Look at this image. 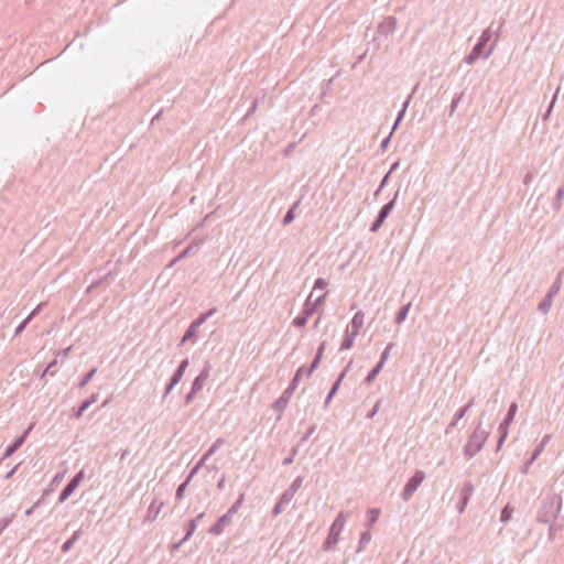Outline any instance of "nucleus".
Instances as JSON below:
<instances>
[{"instance_id":"nucleus-26","label":"nucleus","mask_w":564,"mask_h":564,"mask_svg":"<svg viewBox=\"0 0 564 564\" xmlns=\"http://www.w3.org/2000/svg\"><path fill=\"white\" fill-rule=\"evenodd\" d=\"M410 308H411V303H408L400 308V311L397 313L395 318H394L395 324L400 325L405 321Z\"/></svg>"},{"instance_id":"nucleus-19","label":"nucleus","mask_w":564,"mask_h":564,"mask_svg":"<svg viewBox=\"0 0 564 564\" xmlns=\"http://www.w3.org/2000/svg\"><path fill=\"white\" fill-rule=\"evenodd\" d=\"M162 507H163V502L162 501L153 500L151 502V505L149 506V508H148L147 519L148 520H154L159 516Z\"/></svg>"},{"instance_id":"nucleus-13","label":"nucleus","mask_w":564,"mask_h":564,"mask_svg":"<svg viewBox=\"0 0 564 564\" xmlns=\"http://www.w3.org/2000/svg\"><path fill=\"white\" fill-rule=\"evenodd\" d=\"M494 25H495V22H491L490 25L481 32L480 36L477 40L484 46H486L488 44V42L491 40L494 32L496 33V39L498 40L499 32L503 25V21L499 22L496 30H494Z\"/></svg>"},{"instance_id":"nucleus-32","label":"nucleus","mask_w":564,"mask_h":564,"mask_svg":"<svg viewBox=\"0 0 564 564\" xmlns=\"http://www.w3.org/2000/svg\"><path fill=\"white\" fill-rule=\"evenodd\" d=\"M517 411H518V404L516 402H512L509 406L507 415L503 419V422L511 424L517 414Z\"/></svg>"},{"instance_id":"nucleus-63","label":"nucleus","mask_w":564,"mask_h":564,"mask_svg":"<svg viewBox=\"0 0 564 564\" xmlns=\"http://www.w3.org/2000/svg\"><path fill=\"white\" fill-rule=\"evenodd\" d=\"M325 348H326V341H322L316 350V354L315 355H321V357L323 358V355H324V351H325Z\"/></svg>"},{"instance_id":"nucleus-61","label":"nucleus","mask_w":564,"mask_h":564,"mask_svg":"<svg viewBox=\"0 0 564 564\" xmlns=\"http://www.w3.org/2000/svg\"><path fill=\"white\" fill-rule=\"evenodd\" d=\"M535 459H533V455H531V457L525 462V464L523 465L521 471L522 473H527L528 469L530 468V466L533 464Z\"/></svg>"},{"instance_id":"nucleus-58","label":"nucleus","mask_w":564,"mask_h":564,"mask_svg":"<svg viewBox=\"0 0 564 564\" xmlns=\"http://www.w3.org/2000/svg\"><path fill=\"white\" fill-rule=\"evenodd\" d=\"M564 197V185L560 186L556 191V202L557 204L561 203V200L563 199Z\"/></svg>"},{"instance_id":"nucleus-47","label":"nucleus","mask_w":564,"mask_h":564,"mask_svg":"<svg viewBox=\"0 0 564 564\" xmlns=\"http://www.w3.org/2000/svg\"><path fill=\"white\" fill-rule=\"evenodd\" d=\"M412 95L408 96V98L404 100L401 110L398 112L397 119L401 120L404 118L406 109L411 102Z\"/></svg>"},{"instance_id":"nucleus-22","label":"nucleus","mask_w":564,"mask_h":564,"mask_svg":"<svg viewBox=\"0 0 564 564\" xmlns=\"http://www.w3.org/2000/svg\"><path fill=\"white\" fill-rule=\"evenodd\" d=\"M300 203H301V200H300V199H299V200H296V202L291 206V208L286 212V214L284 215V217H283V219H282V224H283L284 226L290 225V224L294 220V218H295V213H294V212H295V209L299 207Z\"/></svg>"},{"instance_id":"nucleus-56","label":"nucleus","mask_w":564,"mask_h":564,"mask_svg":"<svg viewBox=\"0 0 564 564\" xmlns=\"http://www.w3.org/2000/svg\"><path fill=\"white\" fill-rule=\"evenodd\" d=\"M359 330H360V328H358V327H357V326H355V325H350V324L347 326V329H346V332H347L348 334H354V336H355V337H357V336H358Z\"/></svg>"},{"instance_id":"nucleus-33","label":"nucleus","mask_w":564,"mask_h":564,"mask_svg":"<svg viewBox=\"0 0 564 564\" xmlns=\"http://www.w3.org/2000/svg\"><path fill=\"white\" fill-rule=\"evenodd\" d=\"M364 319H365V313L362 311H358L352 316V318L350 321V325H355V326H357L358 328L361 329L362 326H364Z\"/></svg>"},{"instance_id":"nucleus-9","label":"nucleus","mask_w":564,"mask_h":564,"mask_svg":"<svg viewBox=\"0 0 564 564\" xmlns=\"http://www.w3.org/2000/svg\"><path fill=\"white\" fill-rule=\"evenodd\" d=\"M83 478H84V470H80L63 488V490L61 491L59 497H58V502L66 501L68 499V497L75 491V489L79 486Z\"/></svg>"},{"instance_id":"nucleus-39","label":"nucleus","mask_w":564,"mask_h":564,"mask_svg":"<svg viewBox=\"0 0 564 564\" xmlns=\"http://www.w3.org/2000/svg\"><path fill=\"white\" fill-rule=\"evenodd\" d=\"M189 484V479H185L176 489L175 499L181 500L184 497V492Z\"/></svg>"},{"instance_id":"nucleus-55","label":"nucleus","mask_w":564,"mask_h":564,"mask_svg":"<svg viewBox=\"0 0 564 564\" xmlns=\"http://www.w3.org/2000/svg\"><path fill=\"white\" fill-rule=\"evenodd\" d=\"M284 507L285 505L279 500L273 508V514L279 516L283 511Z\"/></svg>"},{"instance_id":"nucleus-41","label":"nucleus","mask_w":564,"mask_h":564,"mask_svg":"<svg viewBox=\"0 0 564 564\" xmlns=\"http://www.w3.org/2000/svg\"><path fill=\"white\" fill-rule=\"evenodd\" d=\"M322 360L321 355H315L313 361L311 362L310 367L306 369V377L308 378L313 371L318 367L319 362Z\"/></svg>"},{"instance_id":"nucleus-7","label":"nucleus","mask_w":564,"mask_h":564,"mask_svg":"<svg viewBox=\"0 0 564 564\" xmlns=\"http://www.w3.org/2000/svg\"><path fill=\"white\" fill-rule=\"evenodd\" d=\"M313 292L308 295L307 300L303 305L302 314L296 316L292 324L293 326L301 328L304 327L308 318L315 313V304H312Z\"/></svg>"},{"instance_id":"nucleus-36","label":"nucleus","mask_w":564,"mask_h":564,"mask_svg":"<svg viewBox=\"0 0 564 564\" xmlns=\"http://www.w3.org/2000/svg\"><path fill=\"white\" fill-rule=\"evenodd\" d=\"M463 96H464V93L455 94V96L453 97L452 102H451L449 116H453V113L457 109Z\"/></svg>"},{"instance_id":"nucleus-49","label":"nucleus","mask_w":564,"mask_h":564,"mask_svg":"<svg viewBox=\"0 0 564 564\" xmlns=\"http://www.w3.org/2000/svg\"><path fill=\"white\" fill-rule=\"evenodd\" d=\"M296 454H297V447H292L290 455L283 459L282 464L284 466L292 464Z\"/></svg>"},{"instance_id":"nucleus-6","label":"nucleus","mask_w":564,"mask_h":564,"mask_svg":"<svg viewBox=\"0 0 564 564\" xmlns=\"http://www.w3.org/2000/svg\"><path fill=\"white\" fill-rule=\"evenodd\" d=\"M425 474L422 470H416L414 475L406 481L402 491V499L409 501L419 486L423 482Z\"/></svg>"},{"instance_id":"nucleus-42","label":"nucleus","mask_w":564,"mask_h":564,"mask_svg":"<svg viewBox=\"0 0 564 564\" xmlns=\"http://www.w3.org/2000/svg\"><path fill=\"white\" fill-rule=\"evenodd\" d=\"M322 360L321 355H315L313 361L311 362L310 367L306 369V377L308 378L313 371L318 367L319 362Z\"/></svg>"},{"instance_id":"nucleus-43","label":"nucleus","mask_w":564,"mask_h":564,"mask_svg":"<svg viewBox=\"0 0 564 564\" xmlns=\"http://www.w3.org/2000/svg\"><path fill=\"white\" fill-rule=\"evenodd\" d=\"M294 495H295L294 492H292L291 490L286 489V490L283 491V494L281 495L279 500L282 503H284L285 506H288L292 501V499L294 498Z\"/></svg>"},{"instance_id":"nucleus-62","label":"nucleus","mask_w":564,"mask_h":564,"mask_svg":"<svg viewBox=\"0 0 564 564\" xmlns=\"http://www.w3.org/2000/svg\"><path fill=\"white\" fill-rule=\"evenodd\" d=\"M389 175H390V174H389V173H387V174L384 175V177L381 180L380 185H379L378 189L376 191V195H378V194H379V192H380V191L386 186L387 181H388V178H389Z\"/></svg>"},{"instance_id":"nucleus-17","label":"nucleus","mask_w":564,"mask_h":564,"mask_svg":"<svg viewBox=\"0 0 564 564\" xmlns=\"http://www.w3.org/2000/svg\"><path fill=\"white\" fill-rule=\"evenodd\" d=\"M397 26V19L394 17H388L378 25V32L379 34L383 36H388L391 34Z\"/></svg>"},{"instance_id":"nucleus-35","label":"nucleus","mask_w":564,"mask_h":564,"mask_svg":"<svg viewBox=\"0 0 564 564\" xmlns=\"http://www.w3.org/2000/svg\"><path fill=\"white\" fill-rule=\"evenodd\" d=\"M243 500H245V495L241 494L239 496V498L235 501V503L229 508V510L227 512L231 517H234L238 512V510L241 508Z\"/></svg>"},{"instance_id":"nucleus-11","label":"nucleus","mask_w":564,"mask_h":564,"mask_svg":"<svg viewBox=\"0 0 564 564\" xmlns=\"http://www.w3.org/2000/svg\"><path fill=\"white\" fill-rule=\"evenodd\" d=\"M32 429H33V425L31 424V425H30V426H29V427H28V429L22 433V435H20L19 437H17V438L14 440V442L6 448V451H4V453H3V456H2V458H1L0 460L6 459V458L10 457L11 455H13V454H14V453H15V452L21 447V446L24 444V442L26 441L28 435H29V433H30V431H31Z\"/></svg>"},{"instance_id":"nucleus-51","label":"nucleus","mask_w":564,"mask_h":564,"mask_svg":"<svg viewBox=\"0 0 564 564\" xmlns=\"http://www.w3.org/2000/svg\"><path fill=\"white\" fill-rule=\"evenodd\" d=\"M198 245H189L186 249H184L177 257V260L180 259H183L185 257H187L188 254H191L196 248H197Z\"/></svg>"},{"instance_id":"nucleus-28","label":"nucleus","mask_w":564,"mask_h":564,"mask_svg":"<svg viewBox=\"0 0 564 564\" xmlns=\"http://www.w3.org/2000/svg\"><path fill=\"white\" fill-rule=\"evenodd\" d=\"M552 303H553V297H551L550 295L546 294L545 297L539 304V311L542 314H547L552 307Z\"/></svg>"},{"instance_id":"nucleus-45","label":"nucleus","mask_w":564,"mask_h":564,"mask_svg":"<svg viewBox=\"0 0 564 564\" xmlns=\"http://www.w3.org/2000/svg\"><path fill=\"white\" fill-rule=\"evenodd\" d=\"M96 371H97V369H96V368H94V369H91L89 372H87V373L83 377V379L79 381L78 387H79V388H84V387H85V386H86V384H87V383L93 379V377L95 376Z\"/></svg>"},{"instance_id":"nucleus-23","label":"nucleus","mask_w":564,"mask_h":564,"mask_svg":"<svg viewBox=\"0 0 564 564\" xmlns=\"http://www.w3.org/2000/svg\"><path fill=\"white\" fill-rule=\"evenodd\" d=\"M561 286H562V273H560L556 276V279L554 280L552 285L550 286V289H549L546 294L554 299L558 294V292L561 290Z\"/></svg>"},{"instance_id":"nucleus-64","label":"nucleus","mask_w":564,"mask_h":564,"mask_svg":"<svg viewBox=\"0 0 564 564\" xmlns=\"http://www.w3.org/2000/svg\"><path fill=\"white\" fill-rule=\"evenodd\" d=\"M208 458L209 457L204 454L195 466L200 469L205 465V463L208 460Z\"/></svg>"},{"instance_id":"nucleus-24","label":"nucleus","mask_w":564,"mask_h":564,"mask_svg":"<svg viewBox=\"0 0 564 564\" xmlns=\"http://www.w3.org/2000/svg\"><path fill=\"white\" fill-rule=\"evenodd\" d=\"M509 425L508 423L506 422H501L499 427H498V432H499V440H498V446H497V449H499L501 447V445L503 444L505 440L507 438L508 436V431H509Z\"/></svg>"},{"instance_id":"nucleus-14","label":"nucleus","mask_w":564,"mask_h":564,"mask_svg":"<svg viewBox=\"0 0 564 564\" xmlns=\"http://www.w3.org/2000/svg\"><path fill=\"white\" fill-rule=\"evenodd\" d=\"M232 520V517L226 512L224 516H221L214 525L210 527L209 533L213 535H220L225 528L230 524Z\"/></svg>"},{"instance_id":"nucleus-38","label":"nucleus","mask_w":564,"mask_h":564,"mask_svg":"<svg viewBox=\"0 0 564 564\" xmlns=\"http://www.w3.org/2000/svg\"><path fill=\"white\" fill-rule=\"evenodd\" d=\"M371 540V534L368 531L361 533L359 539L358 552L362 551L364 546L367 545Z\"/></svg>"},{"instance_id":"nucleus-4","label":"nucleus","mask_w":564,"mask_h":564,"mask_svg":"<svg viewBox=\"0 0 564 564\" xmlns=\"http://www.w3.org/2000/svg\"><path fill=\"white\" fill-rule=\"evenodd\" d=\"M304 371V367H300L296 370V373L288 388L282 392L280 398L272 404V409L278 411L279 413H282L284 409L288 406L290 399L292 394L294 393L295 389L297 388L299 381L302 378V372Z\"/></svg>"},{"instance_id":"nucleus-52","label":"nucleus","mask_w":564,"mask_h":564,"mask_svg":"<svg viewBox=\"0 0 564 564\" xmlns=\"http://www.w3.org/2000/svg\"><path fill=\"white\" fill-rule=\"evenodd\" d=\"M327 281L323 278H318L315 280L313 290H324L327 286Z\"/></svg>"},{"instance_id":"nucleus-34","label":"nucleus","mask_w":564,"mask_h":564,"mask_svg":"<svg viewBox=\"0 0 564 564\" xmlns=\"http://www.w3.org/2000/svg\"><path fill=\"white\" fill-rule=\"evenodd\" d=\"M225 444V440L219 437L217 438L213 444L212 446L207 449V452L205 453L206 456L210 457L212 455H214L216 453L217 449H219L223 445Z\"/></svg>"},{"instance_id":"nucleus-2","label":"nucleus","mask_w":564,"mask_h":564,"mask_svg":"<svg viewBox=\"0 0 564 564\" xmlns=\"http://www.w3.org/2000/svg\"><path fill=\"white\" fill-rule=\"evenodd\" d=\"M488 436H489V432L481 426V423H479L464 446L463 452H464L465 457L466 458L474 457L482 448Z\"/></svg>"},{"instance_id":"nucleus-57","label":"nucleus","mask_w":564,"mask_h":564,"mask_svg":"<svg viewBox=\"0 0 564 564\" xmlns=\"http://www.w3.org/2000/svg\"><path fill=\"white\" fill-rule=\"evenodd\" d=\"M315 430H316V425L311 426L310 430L302 436L301 442L302 443L306 442L310 438V436L315 432Z\"/></svg>"},{"instance_id":"nucleus-59","label":"nucleus","mask_w":564,"mask_h":564,"mask_svg":"<svg viewBox=\"0 0 564 564\" xmlns=\"http://www.w3.org/2000/svg\"><path fill=\"white\" fill-rule=\"evenodd\" d=\"M196 393L197 392H194V390L191 389V391L185 395V403L189 404L194 400Z\"/></svg>"},{"instance_id":"nucleus-30","label":"nucleus","mask_w":564,"mask_h":564,"mask_svg":"<svg viewBox=\"0 0 564 564\" xmlns=\"http://www.w3.org/2000/svg\"><path fill=\"white\" fill-rule=\"evenodd\" d=\"M356 337L354 336V334H348L347 332L345 333V336H344V339L340 344V347L339 349L340 350H347V349H350L354 345V341H355Z\"/></svg>"},{"instance_id":"nucleus-27","label":"nucleus","mask_w":564,"mask_h":564,"mask_svg":"<svg viewBox=\"0 0 564 564\" xmlns=\"http://www.w3.org/2000/svg\"><path fill=\"white\" fill-rule=\"evenodd\" d=\"M196 528H197V522L194 521V520H191V522L188 523V528H187L185 536L178 543H176L174 545V549H178L182 543L187 541L193 535V533L195 532Z\"/></svg>"},{"instance_id":"nucleus-60","label":"nucleus","mask_w":564,"mask_h":564,"mask_svg":"<svg viewBox=\"0 0 564 564\" xmlns=\"http://www.w3.org/2000/svg\"><path fill=\"white\" fill-rule=\"evenodd\" d=\"M391 135H392V132H390L389 135L381 141L380 149L382 151H384L387 149V147L390 142Z\"/></svg>"},{"instance_id":"nucleus-54","label":"nucleus","mask_w":564,"mask_h":564,"mask_svg":"<svg viewBox=\"0 0 564 564\" xmlns=\"http://www.w3.org/2000/svg\"><path fill=\"white\" fill-rule=\"evenodd\" d=\"M30 322L31 321H29L28 317H25L15 328L14 335L17 336L21 334Z\"/></svg>"},{"instance_id":"nucleus-8","label":"nucleus","mask_w":564,"mask_h":564,"mask_svg":"<svg viewBox=\"0 0 564 564\" xmlns=\"http://www.w3.org/2000/svg\"><path fill=\"white\" fill-rule=\"evenodd\" d=\"M399 195V192L395 193L393 199H391L389 203L384 204L379 214H378V217L377 219L372 223L371 227H370V231L371 232H377L381 226L383 225L384 220L388 218V216L390 215V213L392 212L394 205H395V199Z\"/></svg>"},{"instance_id":"nucleus-10","label":"nucleus","mask_w":564,"mask_h":564,"mask_svg":"<svg viewBox=\"0 0 564 564\" xmlns=\"http://www.w3.org/2000/svg\"><path fill=\"white\" fill-rule=\"evenodd\" d=\"M474 485L470 481H465L463 484L462 489L459 490V502L457 505V510L459 513H463L465 508L467 507L470 497L474 494Z\"/></svg>"},{"instance_id":"nucleus-40","label":"nucleus","mask_w":564,"mask_h":564,"mask_svg":"<svg viewBox=\"0 0 564 564\" xmlns=\"http://www.w3.org/2000/svg\"><path fill=\"white\" fill-rule=\"evenodd\" d=\"M512 512H513V508H511L509 505H507L502 510H501V513H500V521L501 522H507L510 520L511 516H512Z\"/></svg>"},{"instance_id":"nucleus-50","label":"nucleus","mask_w":564,"mask_h":564,"mask_svg":"<svg viewBox=\"0 0 564 564\" xmlns=\"http://www.w3.org/2000/svg\"><path fill=\"white\" fill-rule=\"evenodd\" d=\"M558 93H560V87L556 89V91H555V94H554V96H553V98L551 100V104H550V106H549V108H547V110H546V112L544 115V120H546L549 118V116L551 115L552 109L554 107V104H555V101L557 99Z\"/></svg>"},{"instance_id":"nucleus-31","label":"nucleus","mask_w":564,"mask_h":564,"mask_svg":"<svg viewBox=\"0 0 564 564\" xmlns=\"http://www.w3.org/2000/svg\"><path fill=\"white\" fill-rule=\"evenodd\" d=\"M383 368L382 362H377V365L370 370L365 379L366 383H371L376 377L379 375L381 369Z\"/></svg>"},{"instance_id":"nucleus-46","label":"nucleus","mask_w":564,"mask_h":564,"mask_svg":"<svg viewBox=\"0 0 564 564\" xmlns=\"http://www.w3.org/2000/svg\"><path fill=\"white\" fill-rule=\"evenodd\" d=\"M393 344L390 343L386 346L384 350L382 351L381 356H380V360L378 362H382V366H384V364L387 362L389 356H390V351L391 349L393 348Z\"/></svg>"},{"instance_id":"nucleus-5","label":"nucleus","mask_w":564,"mask_h":564,"mask_svg":"<svg viewBox=\"0 0 564 564\" xmlns=\"http://www.w3.org/2000/svg\"><path fill=\"white\" fill-rule=\"evenodd\" d=\"M497 39L489 45L487 51H484L486 46H484L478 41L476 42L475 46L471 48L470 53L464 58V62L467 65L475 64L480 57L484 59H487L494 52L496 47Z\"/></svg>"},{"instance_id":"nucleus-1","label":"nucleus","mask_w":564,"mask_h":564,"mask_svg":"<svg viewBox=\"0 0 564 564\" xmlns=\"http://www.w3.org/2000/svg\"><path fill=\"white\" fill-rule=\"evenodd\" d=\"M562 509V497L557 494L549 495L542 502L539 511V521L553 523Z\"/></svg>"},{"instance_id":"nucleus-44","label":"nucleus","mask_w":564,"mask_h":564,"mask_svg":"<svg viewBox=\"0 0 564 564\" xmlns=\"http://www.w3.org/2000/svg\"><path fill=\"white\" fill-rule=\"evenodd\" d=\"M303 480V476H297L288 489L295 494L302 487Z\"/></svg>"},{"instance_id":"nucleus-16","label":"nucleus","mask_w":564,"mask_h":564,"mask_svg":"<svg viewBox=\"0 0 564 564\" xmlns=\"http://www.w3.org/2000/svg\"><path fill=\"white\" fill-rule=\"evenodd\" d=\"M209 373H210V366L209 365H206L202 371L199 372V375L194 379L193 381V384H192V388L194 390V392H199L204 384H205V381L208 379L209 377Z\"/></svg>"},{"instance_id":"nucleus-12","label":"nucleus","mask_w":564,"mask_h":564,"mask_svg":"<svg viewBox=\"0 0 564 564\" xmlns=\"http://www.w3.org/2000/svg\"><path fill=\"white\" fill-rule=\"evenodd\" d=\"M188 366V359H184L180 362L177 369L174 371L169 386L166 387L165 394L170 393V391L182 380L185 370Z\"/></svg>"},{"instance_id":"nucleus-3","label":"nucleus","mask_w":564,"mask_h":564,"mask_svg":"<svg viewBox=\"0 0 564 564\" xmlns=\"http://www.w3.org/2000/svg\"><path fill=\"white\" fill-rule=\"evenodd\" d=\"M347 518L348 513H345L344 511L338 513L333 524L330 525L326 540L323 543V549L325 551L332 550L338 543L339 535L346 524Z\"/></svg>"},{"instance_id":"nucleus-48","label":"nucleus","mask_w":564,"mask_h":564,"mask_svg":"<svg viewBox=\"0 0 564 564\" xmlns=\"http://www.w3.org/2000/svg\"><path fill=\"white\" fill-rule=\"evenodd\" d=\"M13 520V516L4 517L0 519V534L10 525Z\"/></svg>"},{"instance_id":"nucleus-18","label":"nucleus","mask_w":564,"mask_h":564,"mask_svg":"<svg viewBox=\"0 0 564 564\" xmlns=\"http://www.w3.org/2000/svg\"><path fill=\"white\" fill-rule=\"evenodd\" d=\"M83 531L79 529L73 533V535L66 540L62 545V552L67 553L74 546V544L80 539Z\"/></svg>"},{"instance_id":"nucleus-37","label":"nucleus","mask_w":564,"mask_h":564,"mask_svg":"<svg viewBox=\"0 0 564 564\" xmlns=\"http://www.w3.org/2000/svg\"><path fill=\"white\" fill-rule=\"evenodd\" d=\"M197 329H198V328H197V327H195V326L191 323V325H189V326H188V328L186 329V332H185V334H184V336H183V338H182V340H181V344H184V343H186L187 340H189L192 337H194V336H195V334H196V330H197Z\"/></svg>"},{"instance_id":"nucleus-21","label":"nucleus","mask_w":564,"mask_h":564,"mask_svg":"<svg viewBox=\"0 0 564 564\" xmlns=\"http://www.w3.org/2000/svg\"><path fill=\"white\" fill-rule=\"evenodd\" d=\"M217 312L216 307L208 310L207 312L200 314L196 319L192 322V324L199 328L209 317H212Z\"/></svg>"},{"instance_id":"nucleus-20","label":"nucleus","mask_w":564,"mask_h":564,"mask_svg":"<svg viewBox=\"0 0 564 564\" xmlns=\"http://www.w3.org/2000/svg\"><path fill=\"white\" fill-rule=\"evenodd\" d=\"M98 400V394L94 393L90 398H88L86 401L82 403V405L78 408V410L75 412V417H80L83 413L95 402Z\"/></svg>"},{"instance_id":"nucleus-25","label":"nucleus","mask_w":564,"mask_h":564,"mask_svg":"<svg viewBox=\"0 0 564 564\" xmlns=\"http://www.w3.org/2000/svg\"><path fill=\"white\" fill-rule=\"evenodd\" d=\"M466 415V409H459L455 415L453 421L447 425L445 433L449 434L451 431L457 425L458 421L462 420Z\"/></svg>"},{"instance_id":"nucleus-53","label":"nucleus","mask_w":564,"mask_h":564,"mask_svg":"<svg viewBox=\"0 0 564 564\" xmlns=\"http://www.w3.org/2000/svg\"><path fill=\"white\" fill-rule=\"evenodd\" d=\"M45 302L40 303L26 317L29 321H32L45 306Z\"/></svg>"},{"instance_id":"nucleus-29","label":"nucleus","mask_w":564,"mask_h":564,"mask_svg":"<svg viewBox=\"0 0 564 564\" xmlns=\"http://www.w3.org/2000/svg\"><path fill=\"white\" fill-rule=\"evenodd\" d=\"M550 440H551V435L546 434L543 436L542 441L540 442V444L535 447V449L532 453L533 459H536L541 455V453L544 451V447L546 446V444L549 443Z\"/></svg>"},{"instance_id":"nucleus-15","label":"nucleus","mask_w":564,"mask_h":564,"mask_svg":"<svg viewBox=\"0 0 564 564\" xmlns=\"http://www.w3.org/2000/svg\"><path fill=\"white\" fill-rule=\"evenodd\" d=\"M349 366L350 364L340 372L339 377L337 378V380L333 383L328 394L326 395V399H325V402H324V409H327L328 408V404L329 402L332 401V399L334 398V395L337 393L339 387H340V383L341 381L344 380L348 369H349Z\"/></svg>"}]
</instances>
